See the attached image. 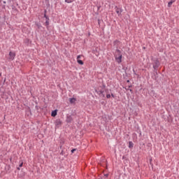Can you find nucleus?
I'll return each instance as SVG.
<instances>
[{
    "mask_svg": "<svg viewBox=\"0 0 179 179\" xmlns=\"http://www.w3.org/2000/svg\"><path fill=\"white\" fill-rule=\"evenodd\" d=\"M115 59L117 63L121 64L122 59V54L120 50H117L115 52Z\"/></svg>",
    "mask_w": 179,
    "mask_h": 179,
    "instance_id": "f257e3e1",
    "label": "nucleus"
},
{
    "mask_svg": "<svg viewBox=\"0 0 179 179\" xmlns=\"http://www.w3.org/2000/svg\"><path fill=\"white\" fill-rule=\"evenodd\" d=\"M15 57H16V53L13 52H10L8 54V61L15 60Z\"/></svg>",
    "mask_w": 179,
    "mask_h": 179,
    "instance_id": "f03ea898",
    "label": "nucleus"
},
{
    "mask_svg": "<svg viewBox=\"0 0 179 179\" xmlns=\"http://www.w3.org/2000/svg\"><path fill=\"white\" fill-rule=\"evenodd\" d=\"M81 57H82V55H78L77 57V62H78V64L83 66L84 64V63L82 60L80 59Z\"/></svg>",
    "mask_w": 179,
    "mask_h": 179,
    "instance_id": "7ed1b4c3",
    "label": "nucleus"
},
{
    "mask_svg": "<svg viewBox=\"0 0 179 179\" xmlns=\"http://www.w3.org/2000/svg\"><path fill=\"white\" fill-rule=\"evenodd\" d=\"M62 125V121L60 120H57L55 121V126L56 127L59 128Z\"/></svg>",
    "mask_w": 179,
    "mask_h": 179,
    "instance_id": "20e7f679",
    "label": "nucleus"
},
{
    "mask_svg": "<svg viewBox=\"0 0 179 179\" xmlns=\"http://www.w3.org/2000/svg\"><path fill=\"white\" fill-rule=\"evenodd\" d=\"M115 9L116 10V13H117V15H120L122 12V10L117 7H115Z\"/></svg>",
    "mask_w": 179,
    "mask_h": 179,
    "instance_id": "39448f33",
    "label": "nucleus"
},
{
    "mask_svg": "<svg viewBox=\"0 0 179 179\" xmlns=\"http://www.w3.org/2000/svg\"><path fill=\"white\" fill-rule=\"evenodd\" d=\"M159 62L157 60V61L155 62V64L153 65L154 69H157V68L159 67Z\"/></svg>",
    "mask_w": 179,
    "mask_h": 179,
    "instance_id": "423d86ee",
    "label": "nucleus"
},
{
    "mask_svg": "<svg viewBox=\"0 0 179 179\" xmlns=\"http://www.w3.org/2000/svg\"><path fill=\"white\" fill-rule=\"evenodd\" d=\"M76 101V98H70L69 99V102L71 104L75 103Z\"/></svg>",
    "mask_w": 179,
    "mask_h": 179,
    "instance_id": "0eeeda50",
    "label": "nucleus"
},
{
    "mask_svg": "<svg viewBox=\"0 0 179 179\" xmlns=\"http://www.w3.org/2000/svg\"><path fill=\"white\" fill-rule=\"evenodd\" d=\"M52 117H55L57 115V110H55L51 113Z\"/></svg>",
    "mask_w": 179,
    "mask_h": 179,
    "instance_id": "6e6552de",
    "label": "nucleus"
},
{
    "mask_svg": "<svg viewBox=\"0 0 179 179\" xmlns=\"http://www.w3.org/2000/svg\"><path fill=\"white\" fill-rule=\"evenodd\" d=\"M173 2H174V1H172V0L169 2V3H168L169 8H171V5H173Z\"/></svg>",
    "mask_w": 179,
    "mask_h": 179,
    "instance_id": "1a4fd4ad",
    "label": "nucleus"
},
{
    "mask_svg": "<svg viewBox=\"0 0 179 179\" xmlns=\"http://www.w3.org/2000/svg\"><path fill=\"white\" fill-rule=\"evenodd\" d=\"M75 0H65V2L66 3H71L72 2H74Z\"/></svg>",
    "mask_w": 179,
    "mask_h": 179,
    "instance_id": "9d476101",
    "label": "nucleus"
},
{
    "mask_svg": "<svg viewBox=\"0 0 179 179\" xmlns=\"http://www.w3.org/2000/svg\"><path fill=\"white\" fill-rule=\"evenodd\" d=\"M23 166V162H22L20 164V168H22Z\"/></svg>",
    "mask_w": 179,
    "mask_h": 179,
    "instance_id": "9b49d317",
    "label": "nucleus"
},
{
    "mask_svg": "<svg viewBox=\"0 0 179 179\" xmlns=\"http://www.w3.org/2000/svg\"><path fill=\"white\" fill-rule=\"evenodd\" d=\"M106 98H107V99H110V94H107V95H106Z\"/></svg>",
    "mask_w": 179,
    "mask_h": 179,
    "instance_id": "f8f14e48",
    "label": "nucleus"
},
{
    "mask_svg": "<svg viewBox=\"0 0 179 179\" xmlns=\"http://www.w3.org/2000/svg\"><path fill=\"white\" fill-rule=\"evenodd\" d=\"M76 149H73V150H71V153L73 154L74 152H76Z\"/></svg>",
    "mask_w": 179,
    "mask_h": 179,
    "instance_id": "ddd939ff",
    "label": "nucleus"
},
{
    "mask_svg": "<svg viewBox=\"0 0 179 179\" xmlns=\"http://www.w3.org/2000/svg\"><path fill=\"white\" fill-rule=\"evenodd\" d=\"M131 144V142H129V148L132 146Z\"/></svg>",
    "mask_w": 179,
    "mask_h": 179,
    "instance_id": "4468645a",
    "label": "nucleus"
},
{
    "mask_svg": "<svg viewBox=\"0 0 179 179\" xmlns=\"http://www.w3.org/2000/svg\"><path fill=\"white\" fill-rule=\"evenodd\" d=\"M111 96H112L113 98H115V96L113 95V94H111Z\"/></svg>",
    "mask_w": 179,
    "mask_h": 179,
    "instance_id": "2eb2a0df",
    "label": "nucleus"
},
{
    "mask_svg": "<svg viewBox=\"0 0 179 179\" xmlns=\"http://www.w3.org/2000/svg\"><path fill=\"white\" fill-rule=\"evenodd\" d=\"M3 3H6V1H3Z\"/></svg>",
    "mask_w": 179,
    "mask_h": 179,
    "instance_id": "dca6fc26",
    "label": "nucleus"
},
{
    "mask_svg": "<svg viewBox=\"0 0 179 179\" xmlns=\"http://www.w3.org/2000/svg\"><path fill=\"white\" fill-rule=\"evenodd\" d=\"M17 169H18V170H20V168L18 167Z\"/></svg>",
    "mask_w": 179,
    "mask_h": 179,
    "instance_id": "f3484780",
    "label": "nucleus"
},
{
    "mask_svg": "<svg viewBox=\"0 0 179 179\" xmlns=\"http://www.w3.org/2000/svg\"><path fill=\"white\" fill-rule=\"evenodd\" d=\"M0 92H1V88H0Z\"/></svg>",
    "mask_w": 179,
    "mask_h": 179,
    "instance_id": "a211bd4d",
    "label": "nucleus"
}]
</instances>
